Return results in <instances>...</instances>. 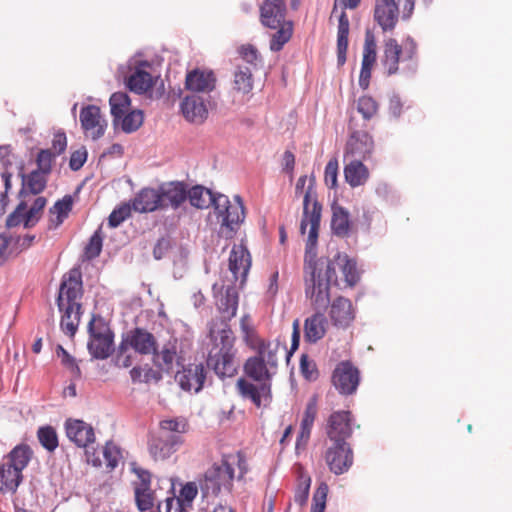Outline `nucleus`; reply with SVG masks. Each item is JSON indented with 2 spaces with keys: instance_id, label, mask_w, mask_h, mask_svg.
<instances>
[{
  "instance_id": "1",
  "label": "nucleus",
  "mask_w": 512,
  "mask_h": 512,
  "mask_svg": "<svg viewBox=\"0 0 512 512\" xmlns=\"http://www.w3.org/2000/svg\"><path fill=\"white\" fill-rule=\"evenodd\" d=\"M321 222V208L314 199L311 188L305 196L304 216L300 222V233L304 235L309 226L305 249V295L315 311H322L330 303V285L333 280L328 278L323 268L316 261L315 248Z\"/></svg>"
},
{
  "instance_id": "2",
  "label": "nucleus",
  "mask_w": 512,
  "mask_h": 512,
  "mask_svg": "<svg viewBox=\"0 0 512 512\" xmlns=\"http://www.w3.org/2000/svg\"><path fill=\"white\" fill-rule=\"evenodd\" d=\"M212 347L208 351L207 366L221 379L234 377L238 373L236 338L230 326L225 322L222 328H210Z\"/></svg>"
},
{
  "instance_id": "3",
  "label": "nucleus",
  "mask_w": 512,
  "mask_h": 512,
  "mask_svg": "<svg viewBox=\"0 0 512 512\" xmlns=\"http://www.w3.org/2000/svg\"><path fill=\"white\" fill-rule=\"evenodd\" d=\"M249 467L241 452L224 455L220 462L214 463L204 474L200 488L204 496L218 495L222 490L230 492L235 478L242 480Z\"/></svg>"
},
{
  "instance_id": "4",
  "label": "nucleus",
  "mask_w": 512,
  "mask_h": 512,
  "mask_svg": "<svg viewBox=\"0 0 512 512\" xmlns=\"http://www.w3.org/2000/svg\"><path fill=\"white\" fill-rule=\"evenodd\" d=\"M33 457V450L27 444L16 445L0 463V492L14 494L22 483L23 470Z\"/></svg>"
},
{
  "instance_id": "5",
  "label": "nucleus",
  "mask_w": 512,
  "mask_h": 512,
  "mask_svg": "<svg viewBox=\"0 0 512 512\" xmlns=\"http://www.w3.org/2000/svg\"><path fill=\"white\" fill-rule=\"evenodd\" d=\"M214 211L220 223V234L226 239H232L245 219V207L240 196H235L233 202L226 195L218 194Z\"/></svg>"
},
{
  "instance_id": "6",
  "label": "nucleus",
  "mask_w": 512,
  "mask_h": 512,
  "mask_svg": "<svg viewBox=\"0 0 512 512\" xmlns=\"http://www.w3.org/2000/svg\"><path fill=\"white\" fill-rule=\"evenodd\" d=\"M416 55L417 43L413 38H405L402 44H399L394 38H388L384 41L381 65L386 74L391 76L399 71L400 62L406 63L413 61Z\"/></svg>"
},
{
  "instance_id": "7",
  "label": "nucleus",
  "mask_w": 512,
  "mask_h": 512,
  "mask_svg": "<svg viewBox=\"0 0 512 512\" xmlns=\"http://www.w3.org/2000/svg\"><path fill=\"white\" fill-rule=\"evenodd\" d=\"M65 431L68 439L77 447L84 448L87 461L94 466H101L99 457H95V452L90 451V445L95 442V433L93 427L78 419H68L65 422Z\"/></svg>"
},
{
  "instance_id": "8",
  "label": "nucleus",
  "mask_w": 512,
  "mask_h": 512,
  "mask_svg": "<svg viewBox=\"0 0 512 512\" xmlns=\"http://www.w3.org/2000/svg\"><path fill=\"white\" fill-rule=\"evenodd\" d=\"M316 261L326 272L328 278L333 280L334 284H337V268L342 271L347 286L353 287L360 279L356 261L349 258L347 254L337 253L333 259L322 258L316 259Z\"/></svg>"
},
{
  "instance_id": "9",
  "label": "nucleus",
  "mask_w": 512,
  "mask_h": 512,
  "mask_svg": "<svg viewBox=\"0 0 512 512\" xmlns=\"http://www.w3.org/2000/svg\"><path fill=\"white\" fill-rule=\"evenodd\" d=\"M323 459L331 473L342 475L352 467L354 453L348 442H330L323 452Z\"/></svg>"
},
{
  "instance_id": "10",
  "label": "nucleus",
  "mask_w": 512,
  "mask_h": 512,
  "mask_svg": "<svg viewBox=\"0 0 512 512\" xmlns=\"http://www.w3.org/2000/svg\"><path fill=\"white\" fill-rule=\"evenodd\" d=\"M271 386V383H254L249 378L240 377L236 381L235 389L243 400H248L257 408H260L270 403L272 399Z\"/></svg>"
},
{
  "instance_id": "11",
  "label": "nucleus",
  "mask_w": 512,
  "mask_h": 512,
  "mask_svg": "<svg viewBox=\"0 0 512 512\" xmlns=\"http://www.w3.org/2000/svg\"><path fill=\"white\" fill-rule=\"evenodd\" d=\"M353 416L350 411L332 412L326 420L325 433L329 442H347L352 436Z\"/></svg>"
},
{
  "instance_id": "12",
  "label": "nucleus",
  "mask_w": 512,
  "mask_h": 512,
  "mask_svg": "<svg viewBox=\"0 0 512 512\" xmlns=\"http://www.w3.org/2000/svg\"><path fill=\"white\" fill-rule=\"evenodd\" d=\"M82 277L77 269H72L64 275L57 298L58 308L66 306H81L82 297Z\"/></svg>"
},
{
  "instance_id": "13",
  "label": "nucleus",
  "mask_w": 512,
  "mask_h": 512,
  "mask_svg": "<svg viewBox=\"0 0 512 512\" xmlns=\"http://www.w3.org/2000/svg\"><path fill=\"white\" fill-rule=\"evenodd\" d=\"M153 364L161 372L170 374L174 370V365H180L184 358L179 350V342L176 337H170L160 349L158 347L153 352Z\"/></svg>"
},
{
  "instance_id": "14",
  "label": "nucleus",
  "mask_w": 512,
  "mask_h": 512,
  "mask_svg": "<svg viewBox=\"0 0 512 512\" xmlns=\"http://www.w3.org/2000/svg\"><path fill=\"white\" fill-rule=\"evenodd\" d=\"M80 123L84 135L92 140L100 139L106 131L107 121L96 105H87L80 111Z\"/></svg>"
},
{
  "instance_id": "15",
  "label": "nucleus",
  "mask_w": 512,
  "mask_h": 512,
  "mask_svg": "<svg viewBox=\"0 0 512 512\" xmlns=\"http://www.w3.org/2000/svg\"><path fill=\"white\" fill-rule=\"evenodd\" d=\"M187 184L183 181H170L158 186L161 210H177L187 201Z\"/></svg>"
},
{
  "instance_id": "16",
  "label": "nucleus",
  "mask_w": 512,
  "mask_h": 512,
  "mask_svg": "<svg viewBox=\"0 0 512 512\" xmlns=\"http://www.w3.org/2000/svg\"><path fill=\"white\" fill-rule=\"evenodd\" d=\"M375 143L372 136L365 131L351 132L345 146V156L352 159L369 160L373 154Z\"/></svg>"
},
{
  "instance_id": "17",
  "label": "nucleus",
  "mask_w": 512,
  "mask_h": 512,
  "mask_svg": "<svg viewBox=\"0 0 512 512\" xmlns=\"http://www.w3.org/2000/svg\"><path fill=\"white\" fill-rule=\"evenodd\" d=\"M377 60V43L375 35L367 30L365 32V39L363 45V56L361 63V70L359 75V86L366 90L370 85L372 69Z\"/></svg>"
},
{
  "instance_id": "18",
  "label": "nucleus",
  "mask_w": 512,
  "mask_h": 512,
  "mask_svg": "<svg viewBox=\"0 0 512 512\" xmlns=\"http://www.w3.org/2000/svg\"><path fill=\"white\" fill-rule=\"evenodd\" d=\"M332 381L340 393L350 395L358 387L359 371L350 362H341L333 372Z\"/></svg>"
},
{
  "instance_id": "19",
  "label": "nucleus",
  "mask_w": 512,
  "mask_h": 512,
  "mask_svg": "<svg viewBox=\"0 0 512 512\" xmlns=\"http://www.w3.org/2000/svg\"><path fill=\"white\" fill-rule=\"evenodd\" d=\"M122 341L140 355H150L158 347L155 336L144 328L136 327L128 331Z\"/></svg>"
},
{
  "instance_id": "20",
  "label": "nucleus",
  "mask_w": 512,
  "mask_h": 512,
  "mask_svg": "<svg viewBox=\"0 0 512 512\" xmlns=\"http://www.w3.org/2000/svg\"><path fill=\"white\" fill-rule=\"evenodd\" d=\"M206 379V370L203 364H189L183 366L181 370L175 374V380L185 391L199 392L204 385Z\"/></svg>"
},
{
  "instance_id": "21",
  "label": "nucleus",
  "mask_w": 512,
  "mask_h": 512,
  "mask_svg": "<svg viewBox=\"0 0 512 512\" xmlns=\"http://www.w3.org/2000/svg\"><path fill=\"white\" fill-rule=\"evenodd\" d=\"M287 7L284 0H264L260 6V22L263 26L276 29L284 23H290L286 20Z\"/></svg>"
},
{
  "instance_id": "22",
  "label": "nucleus",
  "mask_w": 512,
  "mask_h": 512,
  "mask_svg": "<svg viewBox=\"0 0 512 512\" xmlns=\"http://www.w3.org/2000/svg\"><path fill=\"white\" fill-rule=\"evenodd\" d=\"M374 21L383 32H392L399 20V8L395 0H375Z\"/></svg>"
},
{
  "instance_id": "23",
  "label": "nucleus",
  "mask_w": 512,
  "mask_h": 512,
  "mask_svg": "<svg viewBox=\"0 0 512 512\" xmlns=\"http://www.w3.org/2000/svg\"><path fill=\"white\" fill-rule=\"evenodd\" d=\"M182 443V436H167L158 432L149 441V452L155 460H164L170 457Z\"/></svg>"
},
{
  "instance_id": "24",
  "label": "nucleus",
  "mask_w": 512,
  "mask_h": 512,
  "mask_svg": "<svg viewBox=\"0 0 512 512\" xmlns=\"http://www.w3.org/2000/svg\"><path fill=\"white\" fill-rule=\"evenodd\" d=\"M216 76L213 71L193 69L186 74L185 88L197 93H210L216 87Z\"/></svg>"
},
{
  "instance_id": "25",
  "label": "nucleus",
  "mask_w": 512,
  "mask_h": 512,
  "mask_svg": "<svg viewBox=\"0 0 512 512\" xmlns=\"http://www.w3.org/2000/svg\"><path fill=\"white\" fill-rule=\"evenodd\" d=\"M251 267V256L243 244L234 245L229 255V270L235 281L244 282Z\"/></svg>"
},
{
  "instance_id": "26",
  "label": "nucleus",
  "mask_w": 512,
  "mask_h": 512,
  "mask_svg": "<svg viewBox=\"0 0 512 512\" xmlns=\"http://www.w3.org/2000/svg\"><path fill=\"white\" fill-rule=\"evenodd\" d=\"M243 371L245 377L254 382L271 383L275 375V372L257 354L246 359Z\"/></svg>"
},
{
  "instance_id": "27",
  "label": "nucleus",
  "mask_w": 512,
  "mask_h": 512,
  "mask_svg": "<svg viewBox=\"0 0 512 512\" xmlns=\"http://www.w3.org/2000/svg\"><path fill=\"white\" fill-rule=\"evenodd\" d=\"M330 319L334 326L346 328L355 318L352 302L345 297H337L330 307Z\"/></svg>"
},
{
  "instance_id": "28",
  "label": "nucleus",
  "mask_w": 512,
  "mask_h": 512,
  "mask_svg": "<svg viewBox=\"0 0 512 512\" xmlns=\"http://www.w3.org/2000/svg\"><path fill=\"white\" fill-rule=\"evenodd\" d=\"M181 112L187 121L196 124L203 123L208 116L204 100L197 95H188L182 100Z\"/></svg>"
},
{
  "instance_id": "29",
  "label": "nucleus",
  "mask_w": 512,
  "mask_h": 512,
  "mask_svg": "<svg viewBox=\"0 0 512 512\" xmlns=\"http://www.w3.org/2000/svg\"><path fill=\"white\" fill-rule=\"evenodd\" d=\"M132 208L139 213H150L161 210L159 190L157 188H142L131 200Z\"/></svg>"
},
{
  "instance_id": "30",
  "label": "nucleus",
  "mask_w": 512,
  "mask_h": 512,
  "mask_svg": "<svg viewBox=\"0 0 512 512\" xmlns=\"http://www.w3.org/2000/svg\"><path fill=\"white\" fill-rule=\"evenodd\" d=\"M151 66L147 62L137 66L127 79L129 89L137 94L146 93L154 85V77L147 70Z\"/></svg>"
},
{
  "instance_id": "31",
  "label": "nucleus",
  "mask_w": 512,
  "mask_h": 512,
  "mask_svg": "<svg viewBox=\"0 0 512 512\" xmlns=\"http://www.w3.org/2000/svg\"><path fill=\"white\" fill-rule=\"evenodd\" d=\"M328 322L322 311H315L304 322V338L309 343H316L327 332Z\"/></svg>"
},
{
  "instance_id": "32",
  "label": "nucleus",
  "mask_w": 512,
  "mask_h": 512,
  "mask_svg": "<svg viewBox=\"0 0 512 512\" xmlns=\"http://www.w3.org/2000/svg\"><path fill=\"white\" fill-rule=\"evenodd\" d=\"M331 209V229L333 234L338 237H347L352 227L348 210L338 204H333Z\"/></svg>"
},
{
  "instance_id": "33",
  "label": "nucleus",
  "mask_w": 512,
  "mask_h": 512,
  "mask_svg": "<svg viewBox=\"0 0 512 512\" xmlns=\"http://www.w3.org/2000/svg\"><path fill=\"white\" fill-rule=\"evenodd\" d=\"M73 199L70 195H65L61 200H58L49 209L48 228H58L64 220L68 217L72 210Z\"/></svg>"
},
{
  "instance_id": "34",
  "label": "nucleus",
  "mask_w": 512,
  "mask_h": 512,
  "mask_svg": "<svg viewBox=\"0 0 512 512\" xmlns=\"http://www.w3.org/2000/svg\"><path fill=\"white\" fill-rule=\"evenodd\" d=\"M362 161L352 159L344 168L345 180L353 188L364 185L369 178V170Z\"/></svg>"
},
{
  "instance_id": "35",
  "label": "nucleus",
  "mask_w": 512,
  "mask_h": 512,
  "mask_svg": "<svg viewBox=\"0 0 512 512\" xmlns=\"http://www.w3.org/2000/svg\"><path fill=\"white\" fill-rule=\"evenodd\" d=\"M217 308L225 321L235 317L238 309V293L235 287H227L217 300Z\"/></svg>"
},
{
  "instance_id": "36",
  "label": "nucleus",
  "mask_w": 512,
  "mask_h": 512,
  "mask_svg": "<svg viewBox=\"0 0 512 512\" xmlns=\"http://www.w3.org/2000/svg\"><path fill=\"white\" fill-rule=\"evenodd\" d=\"M253 74L246 66L238 65L233 73L232 90L240 95H248L253 90Z\"/></svg>"
},
{
  "instance_id": "37",
  "label": "nucleus",
  "mask_w": 512,
  "mask_h": 512,
  "mask_svg": "<svg viewBox=\"0 0 512 512\" xmlns=\"http://www.w3.org/2000/svg\"><path fill=\"white\" fill-rule=\"evenodd\" d=\"M187 200H189V203L191 206L197 208V209H206L213 205L215 207V195L212 194V192L200 185L193 186L192 188H189L187 186L186 188Z\"/></svg>"
},
{
  "instance_id": "38",
  "label": "nucleus",
  "mask_w": 512,
  "mask_h": 512,
  "mask_svg": "<svg viewBox=\"0 0 512 512\" xmlns=\"http://www.w3.org/2000/svg\"><path fill=\"white\" fill-rule=\"evenodd\" d=\"M294 473L297 480L294 500L297 504L303 506L306 504L309 497L311 477L301 464L294 466Z\"/></svg>"
},
{
  "instance_id": "39",
  "label": "nucleus",
  "mask_w": 512,
  "mask_h": 512,
  "mask_svg": "<svg viewBox=\"0 0 512 512\" xmlns=\"http://www.w3.org/2000/svg\"><path fill=\"white\" fill-rule=\"evenodd\" d=\"M258 356L276 373L279 353L285 352L286 347L280 343L266 342L265 340L254 350Z\"/></svg>"
},
{
  "instance_id": "40",
  "label": "nucleus",
  "mask_w": 512,
  "mask_h": 512,
  "mask_svg": "<svg viewBox=\"0 0 512 512\" xmlns=\"http://www.w3.org/2000/svg\"><path fill=\"white\" fill-rule=\"evenodd\" d=\"M63 313L60 326L63 332L73 337L78 329L81 316V306H66L59 308Z\"/></svg>"
},
{
  "instance_id": "41",
  "label": "nucleus",
  "mask_w": 512,
  "mask_h": 512,
  "mask_svg": "<svg viewBox=\"0 0 512 512\" xmlns=\"http://www.w3.org/2000/svg\"><path fill=\"white\" fill-rule=\"evenodd\" d=\"M129 374L133 383H158L163 378L162 373L157 368H153L148 364L143 367L134 366Z\"/></svg>"
},
{
  "instance_id": "42",
  "label": "nucleus",
  "mask_w": 512,
  "mask_h": 512,
  "mask_svg": "<svg viewBox=\"0 0 512 512\" xmlns=\"http://www.w3.org/2000/svg\"><path fill=\"white\" fill-rule=\"evenodd\" d=\"M111 114L114 124L118 125L120 119L130 110L131 102L129 96L124 92H115L109 99Z\"/></svg>"
},
{
  "instance_id": "43",
  "label": "nucleus",
  "mask_w": 512,
  "mask_h": 512,
  "mask_svg": "<svg viewBox=\"0 0 512 512\" xmlns=\"http://www.w3.org/2000/svg\"><path fill=\"white\" fill-rule=\"evenodd\" d=\"M114 337H90L88 349L96 359H106L112 352Z\"/></svg>"
},
{
  "instance_id": "44",
  "label": "nucleus",
  "mask_w": 512,
  "mask_h": 512,
  "mask_svg": "<svg viewBox=\"0 0 512 512\" xmlns=\"http://www.w3.org/2000/svg\"><path fill=\"white\" fill-rule=\"evenodd\" d=\"M240 330L243 341L252 350H255L264 341L261 339L252 323L249 315H243L240 319Z\"/></svg>"
},
{
  "instance_id": "45",
  "label": "nucleus",
  "mask_w": 512,
  "mask_h": 512,
  "mask_svg": "<svg viewBox=\"0 0 512 512\" xmlns=\"http://www.w3.org/2000/svg\"><path fill=\"white\" fill-rule=\"evenodd\" d=\"M276 32L271 35L270 50L279 52L288 43L293 35V23H284L277 27Z\"/></svg>"
},
{
  "instance_id": "46",
  "label": "nucleus",
  "mask_w": 512,
  "mask_h": 512,
  "mask_svg": "<svg viewBox=\"0 0 512 512\" xmlns=\"http://www.w3.org/2000/svg\"><path fill=\"white\" fill-rule=\"evenodd\" d=\"M37 438L41 446L48 452H54L59 445L58 435L54 427L41 426L37 430Z\"/></svg>"
},
{
  "instance_id": "47",
  "label": "nucleus",
  "mask_w": 512,
  "mask_h": 512,
  "mask_svg": "<svg viewBox=\"0 0 512 512\" xmlns=\"http://www.w3.org/2000/svg\"><path fill=\"white\" fill-rule=\"evenodd\" d=\"M144 115L141 110L128 111L120 119L119 124L125 133L137 131L143 124Z\"/></svg>"
},
{
  "instance_id": "48",
  "label": "nucleus",
  "mask_w": 512,
  "mask_h": 512,
  "mask_svg": "<svg viewBox=\"0 0 512 512\" xmlns=\"http://www.w3.org/2000/svg\"><path fill=\"white\" fill-rule=\"evenodd\" d=\"M135 502L137 508L141 511H150L156 501L155 493L149 488H136L134 489Z\"/></svg>"
},
{
  "instance_id": "49",
  "label": "nucleus",
  "mask_w": 512,
  "mask_h": 512,
  "mask_svg": "<svg viewBox=\"0 0 512 512\" xmlns=\"http://www.w3.org/2000/svg\"><path fill=\"white\" fill-rule=\"evenodd\" d=\"M46 175L45 173L34 170L26 177L23 176V185L33 194L41 193L46 187Z\"/></svg>"
},
{
  "instance_id": "50",
  "label": "nucleus",
  "mask_w": 512,
  "mask_h": 512,
  "mask_svg": "<svg viewBox=\"0 0 512 512\" xmlns=\"http://www.w3.org/2000/svg\"><path fill=\"white\" fill-rule=\"evenodd\" d=\"M197 493L198 489L196 484L189 482L181 488L180 495L177 499L167 498V507L170 509L173 502H176L179 507H182L184 504L190 505L197 496Z\"/></svg>"
},
{
  "instance_id": "51",
  "label": "nucleus",
  "mask_w": 512,
  "mask_h": 512,
  "mask_svg": "<svg viewBox=\"0 0 512 512\" xmlns=\"http://www.w3.org/2000/svg\"><path fill=\"white\" fill-rule=\"evenodd\" d=\"M310 188L313 191L314 199L316 200V202L320 205V208L322 209V205L318 201V197H317L315 178L313 176L308 178L307 175H302V176H300L298 178V180L296 182V185H295V195L299 196V195L303 194V210L305 209V196L307 194V191ZM303 216H304V212L302 213L301 220L303 219Z\"/></svg>"
},
{
  "instance_id": "52",
  "label": "nucleus",
  "mask_w": 512,
  "mask_h": 512,
  "mask_svg": "<svg viewBox=\"0 0 512 512\" xmlns=\"http://www.w3.org/2000/svg\"><path fill=\"white\" fill-rule=\"evenodd\" d=\"M187 430L188 423L185 420L167 419L160 422L159 432L167 436H181Z\"/></svg>"
},
{
  "instance_id": "53",
  "label": "nucleus",
  "mask_w": 512,
  "mask_h": 512,
  "mask_svg": "<svg viewBox=\"0 0 512 512\" xmlns=\"http://www.w3.org/2000/svg\"><path fill=\"white\" fill-rule=\"evenodd\" d=\"M46 203V198L40 196L34 200L32 206L29 209L26 208L25 228H31L36 225V223L41 218Z\"/></svg>"
},
{
  "instance_id": "54",
  "label": "nucleus",
  "mask_w": 512,
  "mask_h": 512,
  "mask_svg": "<svg viewBox=\"0 0 512 512\" xmlns=\"http://www.w3.org/2000/svg\"><path fill=\"white\" fill-rule=\"evenodd\" d=\"M378 109L377 101L369 95H364L357 101V110L365 120L372 119L377 114Z\"/></svg>"
},
{
  "instance_id": "55",
  "label": "nucleus",
  "mask_w": 512,
  "mask_h": 512,
  "mask_svg": "<svg viewBox=\"0 0 512 512\" xmlns=\"http://www.w3.org/2000/svg\"><path fill=\"white\" fill-rule=\"evenodd\" d=\"M318 413V406H317V397L313 396L309 399V401L306 404L303 418L300 424L301 429L310 430L312 431L314 421L317 417Z\"/></svg>"
},
{
  "instance_id": "56",
  "label": "nucleus",
  "mask_w": 512,
  "mask_h": 512,
  "mask_svg": "<svg viewBox=\"0 0 512 512\" xmlns=\"http://www.w3.org/2000/svg\"><path fill=\"white\" fill-rule=\"evenodd\" d=\"M132 204L123 203L116 209H114L108 218V224L110 227H118L122 222H124L131 215Z\"/></svg>"
},
{
  "instance_id": "57",
  "label": "nucleus",
  "mask_w": 512,
  "mask_h": 512,
  "mask_svg": "<svg viewBox=\"0 0 512 512\" xmlns=\"http://www.w3.org/2000/svg\"><path fill=\"white\" fill-rule=\"evenodd\" d=\"M328 485L324 482L320 483L313 495L311 512H324L326 507V498L328 494Z\"/></svg>"
},
{
  "instance_id": "58",
  "label": "nucleus",
  "mask_w": 512,
  "mask_h": 512,
  "mask_svg": "<svg viewBox=\"0 0 512 512\" xmlns=\"http://www.w3.org/2000/svg\"><path fill=\"white\" fill-rule=\"evenodd\" d=\"M56 354L61 359V363L71 371L75 378L81 377V370L75 360L61 345L56 348Z\"/></svg>"
},
{
  "instance_id": "59",
  "label": "nucleus",
  "mask_w": 512,
  "mask_h": 512,
  "mask_svg": "<svg viewBox=\"0 0 512 512\" xmlns=\"http://www.w3.org/2000/svg\"><path fill=\"white\" fill-rule=\"evenodd\" d=\"M129 350L130 348L121 340L114 357L115 366L119 368H128L133 364V356Z\"/></svg>"
},
{
  "instance_id": "60",
  "label": "nucleus",
  "mask_w": 512,
  "mask_h": 512,
  "mask_svg": "<svg viewBox=\"0 0 512 512\" xmlns=\"http://www.w3.org/2000/svg\"><path fill=\"white\" fill-rule=\"evenodd\" d=\"M90 337H114L109 326L101 318H93L88 326Z\"/></svg>"
},
{
  "instance_id": "61",
  "label": "nucleus",
  "mask_w": 512,
  "mask_h": 512,
  "mask_svg": "<svg viewBox=\"0 0 512 512\" xmlns=\"http://www.w3.org/2000/svg\"><path fill=\"white\" fill-rule=\"evenodd\" d=\"M103 456L106 461V466L112 470L117 467L121 458V452L114 443L107 442L103 449Z\"/></svg>"
},
{
  "instance_id": "62",
  "label": "nucleus",
  "mask_w": 512,
  "mask_h": 512,
  "mask_svg": "<svg viewBox=\"0 0 512 512\" xmlns=\"http://www.w3.org/2000/svg\"><path fill=\"white\" fill-rule=\"evenodd\" d=\"M55 154L52 153L50 149H42L39 151L36 159L38 171H41L45 174H49L52 170V165L54 162Z\"/></svg>"
},
{
  "instance_id": "63",
  "label": "nucleus",
  "mask_w": 512,
  "mask_h": 512,
  "mask_svg": "<svg viewBox=\"0 0 512 512\" xmlns=\"http://www.w3.org/2000/svg\"><path fill=\"white\" fill-rule=\"evenodd\" d=\"M337 177H338V160L336 158H332L328 161L324 171V181L325 184L334 189L337 187Z\"/></svg>"
},
{
  "instance_id": "64",
  "label": "nucleus",
  "mask_w": 512,
  "mask_h": 512,
  "mask_svg": "<svg viewBox=\"0 0 512 512\" xmlns=\"http://www.w3.org/2000/svg\"><path fill=\"white\" fill-rule=\"evenodd\" d=\"M26 223V203L20 202L16 209L7 217L6 225L9 228L16 227L20 224L25 226Z\"/></svg>"
}]
</instances>
